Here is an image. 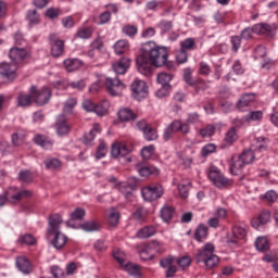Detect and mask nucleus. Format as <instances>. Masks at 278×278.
Listing matches in <instances>:
<instances>
[{
    "label": "nucleus",
    "instance_id": "17",
    "mask_svg": "<svg viewBox=\"0 0 278 278\" xmlns=\"http://www.w3.org/2000/svg\"><path fill=\"white\" fill-rule=\"evenodd\" d=\"M18 66L14 63H1L0 64V75L7 77V79H14L16 77V70Z\"/></svg>",
    "mask_w": 278,
    "mask_h": 278
},
{
    "label": "nucleus",
    "instance_id": "49",
    "mask_svg": "<svg viewBox=\"0 0 278 278\" xmlns=\"http://www.w3.org/2000/svg\"><path fill=\"white\" fill-rule=\"evenodd\" d=\"M132 218L137 223H144V220H147V211L144 207L137 208L136 212L132 213Z\"/></svg>",
    "mask_w": 278,
    "mask_h": 278
},
{
    "label": "nucleus",
    "instance_id": "30",
    "mask_svg": "<svg viewBox=\"0 0 278 278\" xmlns=\"http://www.w3.org/2000/svg\"><path fill=\"white\" fill-rule=\"evenodd\" d=\"M155 244H157V242H153L152 244L143 248L142 251H140L139 253L140 260H142L143 262H149V260H153V257H155V254H153V247H155Z\"/></svg>",
    "mask_w": 278,
    "mask_h": 278
},
{
    "label": "nucleus",
    "instance_id": "36",
    "mask_svg": "<svg viewBox=\"0 0 278 278\" xmlns=\"http://www.w3.org/2000/svg\"><path fill=\"white\" fill-rule=\"evenodd\" d=\"M174 214L175 208H173V206L165 205L161 208V218L164 220V223H170Z\"/></svg>",
    "mask_w": 278,
    "mask_h": 278
},
{
    "label": "nucleus",
    "instance_id": "54",
    "mask_svg": "<svg viewBox=\"0 0 278 278\" xmlns=\"http://www.w3.org/2000/svg\"><path fill=\"white\" fill-rule=\"evenodd\" d=\"M121 218V213L116 208H112L109 215V223L111 227H116L118 225V220Z\"/></svg>",
    "mask_w": 278,
    "mask_h": 278
},
{
    "label": "nucleus",
    "instance_id": "51",
    "mask_svg": "<svg viewBox=\"0 0 278 278\" xmlns=\"http://www.w3.org/2000/svg\"><path fill=\"white\" fill-rule=\"evenodd\" d=\"M77 38L81 40H88L92 38V29L88 27H83L77 30Z\"/></svg>",
    "mask_w": 278,
    "mask_h": 278
},
{
    "label": "nucleus",
    "instance_id": "44",
    "mask_svg": "<svg viewBox=\"0 0 278 278\" xmlns=\"http://www.w3.org/2000/svg\"><path fill=\"white\" fill-rule=\"evenodd\" d=\"M45 165L48 170H55L62 166V161L55 157H48L45 160Z\"/></svg>",
    "mask_w": 278,
    "mask_h": 278
},
{
    "label": "nucleus",
    "instance_id": "3",
    "mask_svg": "<svg viewBox=\"0 0 278 278\" xmlns=\"http://www.w3.org/2000/svg\"><path fill=\"white\" fill-rule=\"evenodd\" d=\"M215 251L216 247L213 245V243H205L195 253L197 264H204L206 268H214L218 266L220 258L218 257V255L214 254Z\"/></svg>",
    "mask_w": 278,
    "mask_h": 278
},
{
    "label": "nucleus",
    "instance_id": "50",
    "mask_svg": "<svg viewBox=\"0 0 278 278\" xmlns=\"http://www.w3.org/2000/svg\"><path fill=\"white\" fill-rule=\"evenodd\" d=\"M14 42L15 47H21L24 49L27 47V39H25V36L21 31L14 34Z\"/></svg>",
    "mask_w": 278,
    "mask_h": 278
},
{
    "label": "nucleus",
    "instance_id": "11",
    "mask_svg": "<svg viewBox=\"0 0 278 278\" xmlns=\"http://www.w3.org/2000/svg\"><path fill=\"white\" fill-rule=\"evenodd\" d=\"M161 268H166L165 277H175L177 265H175V256L168 255L160 261Z\"/></svg>",
    "mask_w": 278,
    "mask_h": 278
},
{
    "label": "nucleus",
    "instance_id": "38",
    "mask_svg": "<svg viewBox=\"0 0 278 278\" xmlns=\"http://www.w3.org/2000/svg\"><path fill=\"white\" fill-rule=\"evenodd\" d=\"M267 140L264 137H258L254 140V151L256 153H264L266 149L268 148Z\"/></svg>",
    "mask_w": 278,
    "mask_h": 278
},
{
    "label": "nucleus",
    "instance_id": "53",
    "mask_svg": "<svg viewBox=\"0 0 278 278\" xmlns=\"http://www.w3.org/2000/svg\"><path fill=\"white\" fill-rule=\"evenodd\" d=\"M75 105H77V99L68 98L64 103L63 112L65 114H71V112H73V110L75 109Z\"/></svg>",
    "mask_w": 278,
    "mask_h": 278
},
{
    "label": "nucleus",
    "instance_id": "60",
    "mask_svg": "<svg viewBox=\"0 0 278 278\" xmlns=\"http://www.w3.org/2000/svg\"><path fill=\"white\" fill-rule=\"evenodd\" d=\"M216 131V127L207 125L205 128L200 129V136L202 138H212Z\"/></svg>",
    "mask_w": 278,
    "mask_h": 278
},
{
    "label": "nucleus",
    "instance_id": "42",
    "mask_svg": "<svg viewBox=\"0 0 278 278\" xmlns=\"http://www.w3.org/2000/svg\"><path fill=\"white\" fill-rule=\"evenodd\" d=\"M80 229L87 232L99 231V229H101V225L94 220H88L80 226Z\"/></svg>",
    "mask_w": 278,
    "mask_h": 278
},
{
    "label": "nucleus",
    "instance_id": "62",
    "mask_svg": "<svg viewBox=\"0 0 278 278\" xmlns=\"http://www.w3.org/2000/svg\"><path fill=\"white\" fill-rule=\"evenodd\" d=\"M24 140H25V135H23L21 132H14L12 135L13 147H21V144H23Z\"/></svg>",
    "mask_w": 278,
    "mask_h": 278
},
{
    "label": "nucleus",
    "instance_id": "7",
    "mask_svg": "<svg viewBox=\"0 0 278 278\" xmlns=\"http://www.w3.org/2000/svg\"><path fill=\"white\" fill-rule=\"evenodd\" d=\"M29 92L37 105H47L51 101L52 93L49 87H42L38 90L36 86H31Z\"/></svg>",
    "mask_w": 278,
    "mask_h": 278
},
{
    "label": "nucleus",
    "instance_id": "52",
    "mask_svg": "<svg viewBox=\"0 0 278 278\" xmlns=\"http://www.w3.org/2000/svg\"><path fill=\"white\" fill-rule=\"evenodd\" d=\"M173 90V86L170 85H162V87L156 91L157 99H164L170 94Z\"/></svg>",
    "mask_w": 278,
    "mask_h": 278
},
{
    "label": "nucleus",
    "instance_id": "5",
    "mask_svg": "<svg viewBox=\"0 0 278 278\" xmlns=\"http://www.w3.org/2000/svg\"><path fill=\"white\" fill-rule=\"evenodd\" d=\"M207 177L215 188H229V186L233 184V180L225 177V175H223V172H220V169H218V167L216 166L210 167L207 172Z\"/></svg>",
    "mask_w": 278,
    "mask_h": 278
},
{
    "label": "nucleus",
    "instance_id": "6",
    "mask_svg": "<svg viewBox=\"0 0 278 278\" xmlns=\"http://www.w3.org/2000/svg\"><path fill=\"white\" fill-rule=\"evenodd\" d=\"M141 197L148 201H157L164 197V187L161 184H152L141 189Z\"/></svg>",
    "mask_w": 278,
    "mask_h": 278
},
{
    "label": "nucleus",
    "instance_id": "58",
    "mask_svg": "<svg viewBox=\"0 0 278 278\" xmlns=\"http://www.w3.org/2000/svg\"><path fill=\"white\" fill-rule=\"evenodd\" d=\"M113 257L116 260V262L119 263V266H125L127 264V256L125 255V252L123 251H115L113 252Z\"/></svg>",
    "mask_w": 278,
    "mask_h": 278
},
{
    "label": "nucleus",
    "instance_id": "55",
    "mask_svg": "<svg viewBox=\"0 0 278 278\" xmlns=\"http://www.w3.org/2000/svg\"><path fill=\"white\" fill-rule=\"evenodd\" d=\"M157 27L161 29V34H168L173 29V22L163 20L157 24Z\"/></svg>",
    "mask_w": 278,
    "mask_h": 278
},
{
    "label": "nucleus",
    "instance_id": "1",
    "mask_svg": "<svg viewBox=\"0 0 278 278\" xmlns=\"http://www.w3.org/2000/svg\"><path fill=\"white\" fill-rule=\"evenodd\" d=\"M138 72L146 77L151 76L153 66L162 68L166 66L169 71L175 68V63L168 61V48L157 46L155 41L142 43L141 53L136 59Z\"/></svg>",
    "mask_w": 278,
    "mask_h": 278
},
{
    "label": "nucleus",
    "instance_id": "23",
    "mask_svg": "<svg viewBox=\"0 0 278 278\" xmlns=\"http://www.w3.org/2000/svg\"><path fill=\"white\" fill-rule=\"evenodd\" d=\"M52 42L51 55L52 58H60L64 53V41L62 39H53V35L50 36Z\"/></svg>",
    "mask_w": 278,
    "mask_h": 278
},
{
    "label": "nucleus",
    "instance_id": "4",
    "mask_svg": "<svg viewBox=\"0 0 278 278\" xmlns=\"http://www.w3.org/2000/svg\"><path fill=\"white\" fill-rule=\"evenodd\" d=\"M29 197H31V191L26 189L18 190L17 187H10L4 194H0V207H3L8 201H10V203H18L21 199H29Z\"/></svg>",
    "mask_w": 278,
    "mask_h": 278
},
{
    "label": "nucleus",
    "instance_id": "41",
    "mask_svg": "<svg viewBox=\"0 0 278 278\" xmlns=\"http://www.w3.org/2000/svg\"><path fill=\"white\" fill-rule=\"evenodd\" d=\"M225 142L226 144H228V147H231V144H233V142H236L238 140V131L236 130V127H231L225 136Z\"/></svg>",
    "mask_w": 278,
    "mask_h": 278
},
{
    "label": "nucleus",
    "instance_id": "21",
    "mask_svg": "<svg viewBox=\"0 0 278 278\" xmlns=\"http://www.w3.org/2000/svg\"><path fill=\"white\" fill-rule=\"evenodd\" d=\"M247 166L245 163H243L240 155H232L230 161V172L232 175H239L242 173V168Z\"/></svg>",
    "mask_w": 278,
    "mask_h": 278
},
{
    "label": "nucleus",
    "instance_id": "8",
    "mask_svg": "<svg viewBox=\"0 0 278 278\" xmlns=\"http://www.w3.org/2000/svg\"><path fill=\"white\" fill-rule=\"evenodd\" d=\"M130 90L132 92V98L136 99V101H142V99L149 97V87L144 80L135 79L130 85Z\"/></svg>",
    "mask_w": 278,
    "mask_h": 278
},
{
    "label": "nucleus",
    "instance_id": "47",
    "mask_svg": "<svg viewBox=\"0 0 278 278\" xmlns=\"http://www.w3.org/2000/svg\"><path fill=\"white\" fill-rule=\"evenodd\" d=\"M262 118H264V112L262 111H251L245 115V121L248 123L257 122V121H261Z\"/></svg>",
    "mask_w": 278,
    "mask_h": 278
},
{
    "label": "nucleus",
    "instance_id": "19",
    "mask_svg": "<svg viewBox=\"0 0 278 278\" xmlns=\"http://www.w3.org/2000/svg\"><path fill=\"white\" fill-rule=\"evenodd\" d=\"M34 142L35 144H37L38 147H41V149H53V139H51V137L45 136V135H35L34 137Z\"/></svg>",
    "mask_w": 278,
    "mask_h": 278
},
{
    "label": "nucleus",
    "instance_id": "56",
    "mask_svg": "<svg viewBox=\"0 0 278 278\" xmlns=\"http://www.w3.org/2000/svg\"><path fill=\"white\" fill-rule=\"evenodd\" d=\"M144 139L148 142L157 140V130L153 129L151 126L143 131Z\"/></svg>",
    "mask_w": 278,
    "mask_h": 278
},
{
    "label": "nucleus",
    "instance_id": "16",
    "mask_svg": "<svg viewBox=\"0 0 278 278\" xmlns=\"http://www.w3.org/2000/svg\"><path fill=\"white\" fill-rule=\"evenodd\" d=\"M269 220L270 211L265 210L258 215V217L252 219L251 225L254 229H257V231H260V229H262L264 225H268Z\"/></svg>",
    "mask_w": 278,
    "mask_h": 278
},
{
    "label": "nucleus",
    "instance_id": "10",
    "mask_svg": "<svg viewBox=\"0 0 278 278\" xmlns=\"http://www.w3.org/2000/svg\"><path fill=\"white\" fill-rule=\"evenodd\" d=\"M9 58L12 60L13 64L15 66H18L23 60H26V58H29V51L25 48H18V47H13L9 51Z\"/></svg>",
    "mask_w": 278,
    "mask_h": 278
},
{
    "label": "nucleus",
    "instance_id": "40",
    "mask_svg": "<svg viewBox=\"0 0 278 278\" xmlns=\"http://www.w3.org/2000/svg\"><path fill=\"white\" fill-rule=\"evenodd\" d=\"M122 268H124L126 273L130 274L131 277L140 278V267H138V265H134L127 261Z\"/></svg>",
    "mask_w": 278,
    "mask_h": 278
},
{
    "label": "nucleus",
    "instance_id": "22",
    "mask_svg": "<svg viewBox=\"0 0 278 278\" xmlns=\"http://www.w3.org/2000/svg\"><path fill=\"white\" fill-rule=\"evenodd\" d=\"M131 65V60L127 58H122L119 61L113 64V71L116 75H125L127 68Z\"/></svg>",
    "mask_w": 278,
    "mask_h": 278
},
{
    "label": "nucleus",
    "instance_id": "26",
    "mask_svg": "<svg viewBox=\"0 0 278 278\" xmlns=\"http://www.w3.org/2000/svg\"><path fill=\"white\" fill-rule=\"evenodd\" d=\"M117 116L119 121H122L123 123H127L129 121H136V118H138V115H136L134 111L127 108L121 109L117 113Z\"/></svg>",
    "mask_w": 278,
    "mask_h": 278
},
{
    "label": "nucleus",
    "instance_id": "35",
    "mask_svg": "<svg viewBox=\"0 0 278 278\" xmlns=\"http://www.w3.org/2000/svg\"><path fill=\"white\" fill-rule=\"evenodd\" d=\"M256 152L254 150H244L239 157L245 165L253 164L255 162Z\"/></svg>",
    "mask_w": 278,
    "mask_h": 278
},
{
    "label": "nucleus",
    "instance_id": "25",
    "mask_svg": "<svg viewBox=\"0 0 278 278\" xmlns=\"http://www.w3.org/2000/svg\"><path fill=\"white\" fill-rule=\"evenodd\" d=\"M16 266L21 273H24V275H29V273H31V263H29V260L25 256H18L16 258Z\"/></svg>",
    "mask_w": 278,
    "mask_h": 278
},
{
    "label": "nucleus",
    "instance_id": "37",
    "mask_svg": "<svg viewBox=\"0 0 278 278\" xmlns=\"http://www.w3.org/2000/svg\"><path fill=\"white\" fill-rule=\"evenodd\" d=\"M26 21L28 22L29 27H34V25H38L40 23V15L36 10H29L26 13Z\"/></svg>",
    "mask_w": 278,
    "mask_h": 278
},
{
    "label": "nucleus",
    "instance_id": "63",
    "mask_svg": "<svg viewBox=\"0 0 278 278\" xmlns=\"http://www.w3.org/2000/svg\"><path fill=\"white\" fill-rule=\"evenodd\" d=\"M177 264L182 270H186V268H189L190 264H192V258L190 256H182L177 260Z\"/></svg>",
    "mask_w": 278,
    "mask_h": 278
},
{
    "label": "nucleus",
    "instance_id": "15",
    "mask_svg": "<svg viewBox=\"0 0 278 278\" xmlns=\"http://www.w3.org/2000/svg\"><path fill=\"white\" fill-rule=\"evenodd\" d=\"M252 28L253 34H261L262 36H275L277 27L270 24H255Z\"/></svg>",
    "mask_w": 278,
    "mask_h": 278
},
{
    "label": "nucleus",
    "instance_id": "33",
    "mask_svg": "<svg viewBox=\"0 0 278 278\" xmlns=\"http://www.w3.org/2000/svg\"><path fill=\"white\" fill-rule=\"evenodd\" d=\"M33 99H34V96H31V93L21 92L17 97L18 108H27L28 105H31Z\"/></svg>",
    "mask_w": 278,
    "mask_h": 278
},
{
    "label": "nucleus",
    "instance_id": "59",
    "mask_svg": "<svg viewBox=\"0 0 278 278\" xmlns=\"http://www.w3.org/2000/svg\"><path fill=\"white\" fill-rule=\"evenodd\" d=\"M184 79L188 86H197V81H194V78H192V70L190 67L185 68Z\"/></svg>",
    "mask_w": 278,
    "mask_h": 278
},
{
    "label": "nucleus",
    "instance_id": "32",
    "mask_svg": "<svg viewBox=\"0 0 278 278\" xmlns=\"http://www.w3.org/2000/svg\"><path fill=\"white\" fill-rule=\"evenodd\" d=\"M114 51L117 55H123V53H127L129 51V41L125 39L118 40L114 45Z\"/></svg>",
    "mask_w": 278,
    "mask_h": 278
},
{
    "label": "nucleus",
    "instance_id": "28",
    "mask_svg": "<svg viewBox=\"0 0 278 278\" xmlns=\"http://www.w3.org/2000/svg\"><path fill=\"white\" fill-rule=\"evenodd\" d=\"M64 66L67 73H73V71L81 68V66H84V62L79 59H66L64 61Z\"/></svg>",
    "mask_w": 278,
    "mask_h": 278
},
{
    "label": "nucleus",
    "instance_id": "31",
    "mask_svg": "<svg viewBox=\"0 0 278 278\" xmlns=\"http://www.w3.org/2000/svg\"><path fill=\"white\" fill-rule=\"evenodd\" d=\"M109 110H110V101L103 100L100 103L96 104L93 112L94 114H97V116H105Z\"/></svg>",
    "mask_w": 278,
    "mask_h": 278
},
{
    "label": "nucleus",
    "instance_id": "13",
    "mask_svg": "<svg viewBox=\"0 0 278 278\" xmlns=\"http://www.w3.org/2000/svg\"><path fill=\"white\" fill-rule=\"evenodd\" d=\"M249 232V226L241 224V225H236L232 227V238L230 239L229 242L231 244H238V240H244L247 238V233Z\"/></svg>",
    "mask_w": 278,
    "mask_h": 278
},
{
    "label": "nucleus",
    "instance_id": "27",
    "mask_svg": "<svg viewBox=\"0 0 278 278\" xmlns=\"http://www.w3.org/2000/svg\"><path fill=\"white\" fill-rule=\"evenodd\" d=\"M97 134H101V126L99 124H94L92 129L88 134H85L83 139L84 144H92Z\"/></svg>",
    "mask_w": 278,
    "mask_h": 278
},
{
    "label": "nucleus",
    "instance_id": "48",
    "mask_svg": "<svg viewBox=\"0 0 278 278\" xmlns=\"http://www.w3.org/2000/svg\"><path fill=\"white\" fill-rule=\"evenodd\" d=\"M197 42L194 41L193 38H187L182 41H180V49H182V51H194V47H195Z\"/></svg>",
    "mask_w": 278,
    "mask_h": 278
},
{
    "label": "nucleus",
    "instance_id": "64",
    "mask_svg": "<svg viewBox=\"0 0 278 278\" xmlns=\"http://www.w3.org/2000/svg\"><path fill=\"white\" fill-rule=\"evenodd\" d=\"M231 68H232V71H233V73H235L236 75H242V74L245 72V70H244V67L242 66V63L240 62V60H236V61L233 62Z\"/></svg>",
    "mask_w": 278,
    "mask_h": 278
},
{
    "label": "nucleus",
    "instance_id": "24",
    "mask_svg": "<svg viewBox=\"0 0 278 278\" xmlns=\"http://www.w3.org/2000/svg\"><path fill=\"white\" fill-rule=\"evenodd\" d=\"M167 127H169L174 134H177V131H180L185 136L190 134V125H188V123H181L179 119L173 121Z\"/></svg>",
    "mask_w": 278,
    "mask_h": 278
},
{
    "label": "nucleus",
    "instance_id": "12",
    "mask_svg": "<svg viewBox=\"0 0 278 278\" xmlns=\"http://www.w3.org/2000/svg\"><path fill=\"white\" fill-rule=\"evenodd\" d=\"M131 153V148L127 143L114 142L111 148L112 157H126Z\"/></svg>",
    "mask_w": 278,
    "mask_h": 278
},
{
    "label": "nucleus",
    "instance_id": "43",
    "mask_svg": "<svg viewBox=\"0 0 278 278\" xmlns=\"http://www.w3.org/2000/svg\"><path fill=\"white\" fill-rule=\"evenodd\" d=\"M157 84L161 86H170V81H173V74L169 73H159L156 77Z\"/></svg>",
    "mask_w": 278,
    "mask_h": 278
},
{
    "label": "nucleus",
    "instance_id": "18",
    "mask_svg": "<svg viewBox=\"0 0 278 278\" xmlns=\"http://www.w3.org/2000/svg\"><path fill=\"white\" fill-rule=\"evenodd\" d=\"M253 103H255V93H243L237 102V108L240 112H244Z\"/></svg>",
    "mask_w": 278,
    "mask_h": 278
},
{
    "label": "nucleus",
    "instance_id": "29",
    "mask_svg": "<svg viewBox=\"0 0 278 278\" xmlns=\"http://www.w3.org/2000/svg\"><path fill=\"white\" fill-rule=\"evenodd\" d=\"M194 240H197V242H203V240H207V226H205V224H200L195 228Z\"/></svg>",
    "mask_w": 278,
    "mask_h": 278
},
{
    "label": "nucleus",
    "instance_id": "57",
    "mask_svg": "<svg viewBox=\"0 0 278 278\" xmlns=\"http://www.w3.org/2000/svg\"><path fill=\"white\" fill-rule=\"evenodd\" d=\"M18 242L21 244H28L29 247H34L36 244V238L33 235L26 233L18 238Z\"/></svg>",
    "mask_w": 278,
    "mask_h": 278
},
{
    "label": "nucleus",
    "instance_id": "34",
    "mask_svg": "<svg viewBox=\"0 0 278 278\" xmlns=\"http://www.w3.org/2000/svg\"><path fill=\"white\" fill-rule=\"evenodd\" d=\"M151 236H155V227L153 226H146L137 232V238H140L141 240L151 238Z\"/></svg>",
    "mask_w": 278,
    "mask_h": 278
},
{
    "label": "nucleus",
    "instance_id": "46",
    "mask_svg": "<svg viewBox=\"0 0 278 278\" xmlns=\"http://www.w3.org/2000/svg\"><path fill=\"white\" fill-rule=\"evenodd\" d=\"M123 34L128 36V38H134V36L138 35V27L136 25L126 24L122 28Z\"/></svg>",
    "mask_w": 278,
    "mask_h": 278
},
{
    "label": "nucleus",
    "instance_id": "9",
    "mask_svg": "<svg viewBox=\"0 0 278 278\" xmlns=\"http://www.w3.org/2000/svg\"><path fill=\"white\" fill-rule=\"evenodd\" d=\"M105 87L111 97H118L123 90H125V84L118 78H105Z\"/></svg>",
    "mask_w": 278,
    "mask_h": 278
},
{
    "label": "nucleus",
    "instance_id": "61",
    "mask_svg": "<svg viewBox=\"0 0 278 278\" xmlns=\"http://www.w3.org/2000/svg\"><path fill=\"white\" fill-rule=\"evenodd\" d=\"M153 153H155V147L147 146L141 150V157H143V160H151V156L153 155Z\"/></svg>",
    "mask_w": 278,
    "mask_h": 278
},
{
    "label": "nucleus",
    "instance_id": "14",
    "mask_svg": "<svg viewBox=\"0 0 278 278\" xmlns=\"http://www.w3.org/2000/svg\"><path fill=\"white\" fill-rule=\"evenodd\" d=\"M55 129L59 136H66L71 132V126L68 125V122H66V115L61 114L58 116Z\"/></svg>",
    "mask_w": 278,
    "mask_h": 278
},
{
    "label": "nucleus",
    "instance_id": "20",
    "mask_svg": "<svg viewBox=\"0 0 278 278\" xmlns=\"http://www.w3.org/2000/svg\"><path fill=\"white\" fill-rule=\"evenodd\" d=\"M177 188L179 197H181V199H188V197H190L192 182L188 178H182L180 182L177 184Z\"/></svg>",
    "mask_w": 278,
    "mask_h": 278
},
{
    "label": "nucleus",
    "instance_id": "39",
    "mask_svg": "<svg viewBox=\"0 0 278 278\" xmlns=\"http://www.w3.org/2000/svg\"><path fill=\"white\" fill-rule=\"evenodd\" d=\"M137 170L141 177H149L150 175H155L160 173V169L154 166H140L137 167Z\"/></svg>",
    "mask_w": 278,
    "mask_h": 278
},
{
    "label": "nucleus",
    "instance_id": "2",
    "mask_svg": "<svg viewBox=\"0 0 278 278\" xmlns=\"http://www.w3.org/2000/svg\"><path fill=\"white\" fill-rule=\"evenodd\" d=\"M63 219L61 214L50 215L47 228V240H49L50 244L56 249V251H61L68 242V237L62 232Z\"/></svg>",
    "mask_w": 278,
    "mask_h": 278
},
{
    "label": "nucleus",
    "instance_id": "45",
    "mask_svg": "<svg viewBox=\"0 0 278 278\" xmlns=\"http://www.w3.org/2000/svg\"><path fill=\"white\" fill-rule=\"evenodd\" d=\"M255 247L257 251H268L270 249V244L268 243V239L266 237H258L255 240Z\"/></svg>",
    "mask_w": 278,
    "mask_h": 278
}]
</instances>
